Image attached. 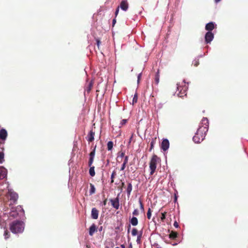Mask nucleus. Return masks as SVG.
Wrapping results in <instances>:
<instances>
[{
	"label": "nucleus",
	"mask_w": 248,
	"mask_h": 248,
	"mask_svg": "<svg viewBox=\"0 0 248 248\" xmlns=\"http://www.w3.org/2000/svg\"><path fill=\"white\" fill-rule=\"evenodd\" d=\"M128 156H125L124 157V163H125V164H126L128 162Z\"/></svg>",
	"instance_id": "obj_38"
},
{
	"label": "nucleus",
	"mask_w": 248,
	"mask_h": 248,
	"mask_svg": "<svg viewBox=\"0 0 248 248\" xmlns=\"http://www.w3.org/2000/svg\"><path fill=\"white\" fill-rule=\"evenodd\" d=\"M96 44H97V47L98 49H99V46L101 44V42L100 41V40L98 39V38H96Z\"/></svg>",
	"instance_id": "obj_37"
},
{
	"label": "nucleus",
	"mask_w": 248,
	"mask_h": 248,
	"mask_svg": "<svg viewBox=\"0 0 248 248\" xmlns=\"http://www.w3.org/2000/svg\"><path fill=\"white\" fill-rule=\"evenodd\" d=\"M24 229V224L21 221L15 220L10 224V230L14 233H21Z\"/></svg>",
	"instance_id": "obj_2"
},
{
	"label": "nucleus",
	"mask_w": 248,
	"mask_h": 248,
	"mask_svg": "<svg viewBox=\"0 0 248 248\" xmlns=\"http://www.w3.org/2000/svg\"><path fill=\"white\" fill-rule=\"evenodd\" d=\"M130 222L133 226H136L138 224V220L136 217H133L130 219Z\"/></svg>",
	"instance_id": "obj_20"
},
{
	"label": "nucleus",
	"mask_w": 248,
	"mask_h": 248,
	"mask_svg": "<svg viewBox=\"0 0 248 248\" xmlns=\"http://www.w3.org/2000/svg\"><path fill=\"white\" fill-rule=\"evenodd\" d=\"M7 131L4 129H1L0 130V140H5L7 137Z\"/></svg>",
	"instance_id": "obj_12"
},
{
	"label": "nucleus",
	"mask_w": 248,
	"mask_h": 248,
	"mask_svg": "<svg viewBox=\"0 0 248 248\" xmlns=\"http://www.w3.org/2000/svg\"><path fill=\"white\" fill-rule=\"evenodd\" d=\"M107 199H105L104 201H103V204L104 205H106V204H107Z\"/></svg>",
	"instance_id": "obj_45"
},
{
	"label": "nucleus",
	"mask_w": 248,
	"mask_h": 248,
	"mask_svg": "<svg viewBox=\"0 0 248 248\" xmlns=\"http://www.w3.org/2000/svg\"><path fill=\"white\" fill-rule=\"evenodd\" d=\"M4 153L2 151L0 152V164L4 161Z\"/></svg>",
	"instance_id": "obj_28"
},
{
	"label": "nucleus",
	"mask_w": 248,
	"mask_h": 248,
	"mask_svg": "<svg viewBox=\"0 0 248 248\" xmlns=\"http://www.w3.org/2000/svg\"><path fill=\"white\" fill-rule=\"evenodd\" d=\"M165 242H166V243H168V244H169V243H169V242H167V241H165Z\"/></svg>",
	"instance_id": "obj_51"
},
{
	"label": "nucleus",
	"mask_w": 248,
	"mask_h": 248,
	"mask_svg": "<svg viewBox=\"0 0 248 248\" xmlns=\"http://www.w3.org/2000/svg\"><path fill=\"white\" fill-rule=\"evenodd\" d=\"M133 215L134 216H138L139 214V211L138 209H135L132 213Z\"/></svg>",
	"instance_id": "obj_36"
},
{
	"label": "nucleus",
	"mask_w": 248,
	"mask_h": 248,
	"mask_svg": "<svg viewBox=\"0 0 248 248\" xmlns=\"http://www.w3.org/2000/svg\"><path fill=\"white\" fill-rule=\"evenodd\" d=\"M173 225H174V226L175 228H178V227H179V224H178V222H177L176 221H175L174 222Z\"/></svg>",
	"instance_id": "obj_40"
},
{
	"label": "nucleus",
	"mask_w": 248,
	"mask_h": 248,
	"mask_svg": "<svg viewBox=\"0 0 248 248\" xmlns=\"http://www.w3.org/2000/svg\"><path fill=\"white\" fill-rule=\"evenodd\" d=\"M215 28V24L213 22L207 23L205 27L206 30L211 31Z\"/></svg>",
	"instance_id": "obj_15"
},
{
	"label": "nucleus",
	"mask_w": 248,
	"mask_h": 248,
	"mask_svg": "<svg viewBox=\"0 0 248 248\" xmlns=\"http://www.w3.org/2000/svg\"><path fill=\"white\" fill-rule=\"evenodd\" d=\"M89 167H90L89 174L91 176L93 177L95 174V171H94V167L92 165L91 166H89Z\"/></svg>",
	"instance_id": "obj_22"
},
{
	"label": "nucleus",
	"mask_w": 248,
	"mask_h": 248,
	"mask_svg": "<svg viewBox=\"0 0 248 248\" xmlns=\"http://www.w3.org/2000/svg\"><path fill=\"white\" fill-rule=\"evenodd\" d=\"M126 164L123 163V164L121 167V170H124V169L125 168V167H126Z\"/></svg>",
	"instance_id": "obj_39"
},
{
	"label": "nucleus",
	"mask_w": 248,
	"mask_h": 248,
	"mask_svg": "<svg viewBox=\"0 0 248 248\" xmlns=\"http://www.w3.org/2000/svg\"><path fill=\"white\" fill-rule=\"evenodd\" d=\"M97 231L96 227L94 224H93L89 229V234L92 236Z\"/></svg>",
	"instance_id": "obj_16"
},
{
	"label": "nucleus",
	"mask_w": 248,
	"mask_h": 248,
	"mask_svg": "<svg viewBox=\"0 0 248 248\" xmlns=\"http://www.w3.org/2000/svg\"><path fill=\"white\" fill-rule=\"evenodd\" d=\"M7 196L9 197L10 200L13 203H15L17 201L18 197L17 194L11 190H8Z\"/></svg>",
	"instance_id": "obj_5"
},
{
	"label": "nucleus",
	"mask_w": 248,
	"mask_h": 248,
	"mask_svg": "<svg viewBox=\"0 0 248 248\" xmlns=\"http://www.w3.org/2000/svg\"><path fill=\"white\" fill-rule=\"evenodd\" d=\"M99 211L95 208H93L92 210L91 216L93 219H96L98 217Z\"/></svg>",
	"instance_id": "obj_14"
},
{
	"label": "nucleus",
	"mask_w": 248,
	"mask_h": 248,
	"mask_svg": "<svg viewBox=\"0 0 248 248\" xmlns=\"http://www.w3.org/2000/svg\"><path fill=\"white\" fill-rule=\"evenodd\" d=\"M95 132L93 130L90 131L87 137L86 138L88 142H92L94 140Z\"/></svg>",
	"instance_id": "obj_11"
},
{
	"label": "nucleus",
	"mask_w": 248,
	"mask_h": 248,
	"mask_svg": "<svg viewBox=\"0 0 248 248\" xmlns=\"http://www.w3.org/2000/svg\"><path fill=\"white\" fill-rule=\"evenodd\" d=\"M160 161V158L155 155H154L150 162V175H152L156 168V165L158 162Z\"/></svg>",
	"instance_id": "obj_4"
},
{
	"label": "nucleus",
	"mask_w": 248,
	"mask_h": 248,
	"mask_svg": "<svg viewBox=\"0 0 248 248\" xmlns=\"http://www.w3.org/2000/svg\"><path fill=\"white\" fill-rule=\"evenodd\" d=\"M124 185H125L124 183V182L122 183V187L120 188L121 190H122V187H124Z\"/></svg>",
	"instance_id": "obj_46"
},
{
	"label": "nucleus",
	"mask_w": 248,
	"mask_h": 248,
	"mask_svg": "<svg viewBox=\"0 0 248 248\" xmlns=\"http://www.w3.org/2000/svg\"><path fill=\"white\" fill-rule=\"evenodd\" d=\"M116 175V172L115 170L113 171L111 175V183H113L114 182V178Z\"/></svg>",
	"instance_id": "obj_27"
},
{
	"label": "nucleus",
	"mask_w": 248,
	"mask_h": 248,
	"mask_svg": "<svg viewBox=\"0 0 248 248\" xmlns=\"http://www.w3.org/2000/svg\"><path fill=\"white\" fill-rule=\"evenodd\" d=\"M220 0H215V2H216V3H217V2H219Z\"/></svg>",
	"instance_id": "obj_48"
},
{
	"label": "nucleus",
	"mask_w": 248,
	"mask_h": 248,
	"mask_svg": "<svg viewBox=\"0 0 248 248\" xmlns=\"http://www.w3.org/2000/svg\"><path fill=\"white\" fill-rule=\"evenodd\" d=\"M208 126L209 123L207 118H203L199 128L193 138L194 142L197 143H200L204 139L206 133L208 130Z\"/></svg>",
	"instance_id": "obj_1"
},
{
	"label": "nucleus",
	"mask_w": 248,
	"mask_h": 248,
	"mask_svg": "<svg viewBox=\"0 0 248 248\" xmlns=\"http://www.w3.org/2000/svg\"><path fill=\"white\" fill-rule=\"evenodd\" d=\"M155 81L156 84H157L159 82V70L157 71V72L155 74Z\"/></svg>",
	"instance_id": "obj_26"
},
{
	"label": "nucleus",
	"mask_w": 248,
	"mask_h": 248,
	"mask_svg": "<svg viewBox=\"0 0 248 248\" xmlns=\"http://www.w3.org/2000/svg\"><path fill=\"white\" fill-rule=\"evenodd\" d=\"M119 6H118L116 10L115 13L116 16L118 15V14L119 13Z\"/></svg>",
	"instance_id": "obj_41"
},
{
	"label": "nucleus",
	"mask_w": 248,
	"mask_h": 248,
	"mask_svg": "<svg viewBox=\"0 0 248 248\" xmlns=\"http://www.w3.org/2000/svg\"><path fill=\"white\" fill-rule=\"evenodd\" d=\"M152 215V211L151 209L149 208L148 210L147 213V218L150 219L151 218Z\"/></svg>",
	"instance_id": "obj_30"
},
{
	"label": "nucleus",
	"mask_w": 248,
	"mask_h": 248,
	"mask_svg": "<svg viewBox=\"0 0 248 248\" xmlns=\"http://www.w3.org/2000/svg\"><path fill=\"white\" fill-rule=\"evenodd\" d=\"M4 235L5 239H7L10 237V233L7 230H6L4 232Z\"/></svg>",
	"instance_id": "obj_31"
},
{
	"label": "nucleus",
	"mask_w": 248,
	"mask_h": 248,
	"mask_svg": "<svg viewBox=\"0 0 248 248\" xmlns=\"http://www.w3.org/2000/svg\"><path fill=\"white\" fill-rule=\"evenodd\" d=\"M156 138L152 139V140L150 143V148L149 149L150 151H151L154 148V145L155 144L156 142Z\"/></svg>",
	"instance_id": "obj_23"
},
{
	"label": "nucleus",
	"mask_w": 248,
	"mask_h": 248,
	"mask_svg": "<svg viewBox=\"0 0 248 248\" xmlns=\"http://www.w3.org/2000/svg\"><path fill=\"white\" fill-rule=\"evenodd\" d=\"M112 206L116 209H118L119 208V199L118 197L115 199H110Z\"/></svg>",
	"instance_id": "obj_9"
},
{
	"label": "nucleus",
	"mask_w": 248,
	"mask_h": 248,
	"mask_svg": "<svg viewBox=\"0 0 248 248\" xmlns=\"http://www.w3.org/2000/svg\"><path fill=\"white\" fill-rule=\"evenodd\" d=\"M170 143L167 139H164L161 144V148L164 151H167L169 148Z\"/></svg>",
	"instance_id": "obj_8"
},
{
	"label": "nucleus",
	"mask_w": 248,
	"mask_h": 248,
	"mask_svg": "<svg viewBox=\"0 0 248 248\" xmlns=\"http://www.w3.org/2000/svg\"><path fill=\"white\" fill-rule=\"evenodd\" d=\"M214 34L211 31H208L205 35V41L206 44L210 43L214 38Z\"/></svg>",
	"instance_id": "obj_7"
},
{
	"label": "nucleus",
	"mask_w": 248,
	"mask_h": 248,
	"mask_svg": "<svg viewBox=\"0 0 248 248\" xmlns=\"http://www.w3.org/2000/svg\"><path fill=\"white\" fill-rule=\"evenodd\" d=\"M96 148V146L95 145L93 151L89 154V159L88 161L89 166H91L93 165L95 156Z\"/></svg>",
	"instance_id": "obj_6"
},
{
	"label": "nucleus",
	"mask_w": 248,
	"mask_h": 248,
	"mask_svg": "<svg viewBox=\"0 0 248 248\" xmlns=\"http://www.w3.org/2000/svg\"><path fill=\"white\" fill-rule=\"evenodd\" d=\"M138 101V95L137 93H135L132 100V104L134 105V104L136 103Z\"/></svg>",
	"instance_id": "obj_29"
},
{
	"label": "nucleus",
	"mask_w": 248,
	"mask_h": 248,
	"mask_svg": "<svg viewBox=\"0 0 248 248\" xmlns=\"http://www.w3.org/2000/svg\"><path fill=\"white\" fill-rule=\"evenodd\" d=\"M178 236L177 232L172 231L169 234V238L172 239H175Z\"/></svg>",
	"instance_id": "obj_21"
},
{
	"label": "nucleus",
	"mask_w": 248,
	"mask_h": 248,
	"mask_svg": "<svg viewBox=\"0 0 248 248\" xmlns=\"http://www.w3.org/2000/svg\"><path fill=\"white\" fill-rule=\"evenodd\" d=\"M116 22V19H113V21H112V22H113V26L114 25V24H115Z\"/></svg>",
	"instance_id": "obj_47"
},
{
	"label": "nucleus",
	"mask_w": 248,
	"mask_h": 248,
	"mask_svg": "<svg viewBox=\"0 0 248 248\" xmlns=\"http://www.w3.org/2000/svg\"><path fill=\"white\" fill-rule=\"evenodd\" d=\"M193 64H194V65L195 66H197L199 64V60H195L193 62Z\"/></svg>",
	"instance_id": "obj_35"
},
{
	"label": "nucleus",
	"mask_w": 248,
	"mask_h": 248,
	"mask_svg": "<svg viewBox=\"0 0 248 248\" xmlns=\"http://www.w3.org/2000/svg\"><path fill=\"white\" fill-rule=\"evenodd\" d=\"M138 234V230L136 228H133L132 230V235L136 236Z\"/></svg>",
	"instance_id": "obj_33"
},
{
	"label": "nucleus",
	"mask_w": 248,
	"mask_h": 248,
	"mask_svg": "<svg viewBox=\"0 0 248 248\" xmlns=\"http://www.w3.org/2000/svg\"><path fill=\"white\" fill-rule=\"evenodd\" d=\"M113 146V143L111 141H109L107 143V149L108 151L112 150Z\"/></svg>",
	"instance_id": "obj_24"
},
{
	"label": "nucleus",
	"mask_w": 248,
	"mask_h": 248,
	"mask_svg": "<svg viewBox=\"0 0 248 248\" xmlns=\"http://www.w3.org/2000/svg\"><path fill=\"white\" fill-rule=\"evenodd\" d=\"M132 190V185L131 183H128L127 187L126 188V192L127 195L129 196L131 194V192Z\"/></svg>",
	"instance_id": "obj_19"
},
{
	"label": "nucleus",
	"mask_w": 248,
	"mask_h": 248,
	"mask_svg": "<svg viewBox=\"0 0 248 248\" xmlns=\"http://www.w3.org/2000/svg\"><path fill=\"white\" fill-rule=\"evenodd\" d=\"M130 228V225H129V228ZM129 229H128V232H129Z\"/></svg>",
	"instance_id": "obj_50"
},
{
	"label": "nucleus",
	"mask_w": 248,
	"mask_h": 248,
	"mask_svg": "<svg viewBox=\"0 0 248 248\" xmlns=\"http://www.w3.org/2000/svg\"><path fill=\"white\" fill-rule=\"evenodd\" d=\"M126 122V120L124 119L122 121V124H125Z\"/></svg>",
	"instance_id": "obj_44"
},
{
	"label": "nucleus",
	"mask_w": 248,
	"mask_h": 248,
	"mask_svg": "<svg viewBox=\"0 0 248 248\" xmlns=\"http://www.w3.org/2000/svg\"><path fill=\"white\" fill-rule=\"evenodd\" d=\"M18 215V213L14 209H13V210L9 213V217L13 218L16 217Z\"/></svg>",
	"instance_id": "obj_18"
},
{
	"label": "nucleus",
	"mask_w": 248,
	"mask_h": 248,
	"mask_svg": "<svg viewBox=\"0 0 248 248\" xmlns=\"http://www.w3.org/2000/svg\"><path fill=\"white\" fill-rule=\"evenodd\" d=\"M177 90L176 92L179 97H183L186 95V92L188 89V86L186 84L184 81L181 84H177Z\"/></svg>",
	"instance_id": "obj_3"
},
{
	"label": "nucleus",
	"mask_w": 248,
	"mask_h": 248,
	"mask_svg": "<svg viewBox=\"0 0 248 248\" xmlns=\"http://www.w3.org/2000/svg\"><path fill=\"white\" fill-rule=\"evenodd\" d=\"M166 212H164L161 214V220L163 221L166 218Z\"/></svg>",
	"instance_id": "obj_34"
},
{
	"label": "nucleus",
	"mask_w": 248,
	"mask_h": 248,
	"mask_svg": "<svg viewBox=\"0 0 248 248\" xmlns=\"http://www.w3.org/2000/svg\"><path fill=\"white\" fill-rule=\"evenodd\" d=\"M4 144V142H1V141H0V148L1 149H2V150H3V144Z\"/></svg>",
	"instance_id": "obj_42"
},
{
	"label": "nucleus",
	"mask_w": 248,
	"mask_h": 248,
	"mask_svg": "<svg viewBox=\"0 0 248 248\" xmlns=\"http://www.w3.org/2000/svg\"><path fill=\"white\" fill-rule=\"evenodd\" d=\"M139 203H140V208L141 212H144V206H143V204H142L141 200L139 201Z\"/></svg>",
	"instance_id": "obj_32"
},
{
	"label": "nucleus",
	"mask_w": 248,
	"mask_h": 248,
	"mask_svg": "<svg viewBox=\"0 0 248 248\" xmlns=\"http://www.w3.org/2000/svg\"><path fill=\"white\" fill-rule=\"evenodd\" d=\"M124 155H125L124 153L122 152L120 153V156L121 157H123L124 156Z\"/></svg>",
	"instance_id": "obj_43"
},
{
	"label": "nucleus",
	"mask_w": 248,
	"mask_h": 248,
	"mask_svg": "<svg viewBox=\"0 0 248 248\" xmlns=\"http://www.w3.org/2000/svg\"><path fill=\"white\" fill-rule=\"evenodd\" d=\"M121 247H123V248H124V246L123 245H121Z\"/></svg>",
	"instance_id": "obj_49"
},
{
	"label": "nucleus",
	"mask_w": 248,
	"mask_h": 248,
	"mask_svg": "<svg viewBox=\"0 0 248 248\" xmlns=\"http://www.w3.org/2000/svg\"><path fill=\"white\" fill-rule=\"evenodd\" d=\"M91 189L90 190V194L92 195L95 193V188L93 185L90 184Z\"/></svg>",
	"instance_id": "obj_25"
},
{
	"label": "nucleus",
	"mask_w": 248,
	"mask_h": 248,
	"mask_svg": "<svg viewBox=\"0 0 248 248\" xmlns=\"http://www.w3.org/2000/svg\"><path fill=\"white\" fill-rule=\"evenodd\" d=\"M123 10L126 11L128 8V3L126 0H123L120 3V6Z\"/></svg>",
	"instance_id": "obj_10"
},
{
	"label": "nucleus",
	"mask_w": 248,
	"mask_h": 248,
	"mask_svg": "<svg viewBox=\"0 0 248 248\" xmlns=\"http://www.w3.org/2000/svg\"><path fill=\"white\" fill-rule=\"evenodd\" d=\"M93 81H91L85 88V91L87 92V93H89L91 91L93 87Z\"/></svg>",
	"instance_id": "obj_17"
},
{
	"label": "nucleus",
	"mask_w": 248,
	"mask_h": 248,
	"mask_svg": "<svg viewBox=\"0 0 248 248\" xmlns=\"http://www.w3.org/2000/svg\"><path fill=\"white\" fill-rule=\"evenodd\" d=\"M7 175V170L3 167H0V180L4 179Z\"/></svg>",
	"instance_id": "obj_13"
},
{
	"label": "nucleus",
	"mask_w": 248,
	"mask_h": 248,
	"mask_svg": "<svg viewBox=\"0 0 248 248\" xmlns=\"http://www.w3.org/2000/svg\"><path fill=\"white\" fill-rule=\"evenodd\" d=\"M115 248H119V247H116Z\"/></svg>",
	"instance_id": "obj_52"
}]
</instances>
